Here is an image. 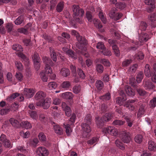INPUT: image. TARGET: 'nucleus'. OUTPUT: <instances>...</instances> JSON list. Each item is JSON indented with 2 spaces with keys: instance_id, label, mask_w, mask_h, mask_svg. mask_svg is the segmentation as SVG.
Masks as SVG:
<instances>
[{
  "instance_id": "4be33fe9",
  "label": "nucleus",
  "mask_w": 156,
  "mask_h": 156,
  "mask_svg": "<svg viewBox=\"0 0 156 156\" xmlns=\"http://www.w3.org/2000/svg\"><path fill=\"white\" fill-rule=\"evenodd\" d=\"M61 97L63 99L67 100L72 99L73 96L71 92H68L62 93Z\"/></svg>"
},
{
  "instance_id": "49530a36",
  "label": "nucleus",
  "mask_w": 156,
  "mask_h": 156,
  "mask_svg": "<svg viewBox=\"0 0 156 156\" xmlns=\"http://www.w3.org/2000/svg\"><path fill=\"white\" fill-rule=\"evenodd\" d=\"M143 76V73L142 72H140L137 74L136 76V80L138 83H140L141 81Z\"/></svg>"
},
{
  "instance_id": "aec40b11",
  "label": "nucleus",
  "mask_w": 156,
  "mask_h": 156,
  "mask_svg": "<svg viewBox=\"0 0 156 156\" xmlns=\"http://www.w3.org/2000/svg\"><path fill=\"white\" fill-rule=\"evenodd\" d=\"M52 125H53L54 129L56 133L59 135L62 134V129L58 125L55 124L54 122H53Z\"/></svg>"
},
{
  "instance_id": "09e8293b",
  "label": "nucleus",
  "mask_w": 156,
  "mask_h": 156,
  "mask_svg": "<svg viewBox=\"0 0 156 156\" xmlns=\"http://www.w3.org/2000/svg\"><path fill=\"white\" fill-rule=\"evenodd\" d=\"M142 140L143 136L140 134H138L135 136V141L137 143L140 144Z\"/></svg>"
},
{
  "instance_id": "603ef678",
  "label": "nucleus",
  "mask_w": 156,
  "mask_h": 156,
  "mask_svg": "<svg viewBox=\"0 0 156 156\" xmlns=\"http://www.w3.org/2000/svg\"><path fill=\"white\" fill-rule=\"evenodd\" d=\"M98 140V138L97 137H93L87 141V144L90 145H92L97 142Z\"/></svg>"
},
{
  "instance_id": "0eeeda50",
  "label": "nucleus",
  "mask_w": 156,
  "mask_h": 156,
  "mask_svg": "<svg viewBox=\"0 0 156 156\" xmlns=\"http://www.w3.org/2000/svg\"><path fill=\"white\" fill-rule=\"evenodd\" d=\"M102 131L105 134L116 136L118 134L117 130L114 126H108L103 129Z\"/></svg>"
},
{
  "instance_id": "c9c22d12",
  "label": "nucleus",
  "mask_w": 156,
  "mask_h": 156,
  "mask_svg": "<svg viewBox=\"0 0 156 156\" xmlns=\"http://www.w3.org/2000/svg\"><path fill=\"white\" fill-rule=\"evenodd\" d=\"M19 94L18 93H14L9 96L7 98V100L9 102H11L15 98L17 97Z\"/></svg>"
},
{
  "instance_id": "c756f323",
  "label": "nucleus",
  "mask_w": 156,
  "mask_h": 156,
  "mask_svg": "<svg viewBox=\"0 0 156 156\" xmlns=\"http://www.w3.org/2000/svg\"><path fill=\"white\" fill-rule=\"evenodd\" d=\"M112 117V114L111 113H107L105 114L101 118H102L104 122H106L110 120Z\"/></svg>"
},
{
  "instance_id": "338daca9",
  "label": "nucleus",
  "mask_w": 156,
  "mask_h": 156,
  "mask_svg": "<svg viewBox=\"0 0 156 156\" xmlns=\"http://www.w3.org/2000/svg\"><path fill=\"white\" fill-rule=\"evenodd\" d=\"M105 47L104 43L101 42H98L97 44L96 48L98 49L102 50L105 48Z\"/></svg>"
},
{
  "instance_id": "6e6552de",
  "label": "nucleus",
  "mask_w": 156,
  "mask_h": 156,
  "mask_svg": "<svg viewBox=\"0 0 156 156\" xmlns=\"http://www.w3.org/2000/svg\"><path fill=\"white\" fill-rule=\"evenodd\" d=\"M51 104V99L46 98L41 101H38L36 102V105L37 106H42L44 109H47L49 108Z\"/></svg>"
},
{
  "instance_id": "cd10ccee",
  "label": "nucleus",
  "mask_w": 156,
  "mask_h": 156,
  "mask_svg": "<svg viewBox=\"0 0 156 156\" xmlns=\"http://www.w3.org/2000/svg\"><path fill=\"white\" fill-rule=\"evenodd\" d=\"M130 117H131V115L129 116H126L124 118L128 126L129 127L132 126L133 122V120L130 118Z\"/></svg>"
},
{
  "instance_id": "7c9ffc66",
  "label": "nucleus",
  "mask_w": 156,
  "mask_h": 156,
  "mask_svg": "<svg viewBox=\"0 0 156 156\" xmlns=\"http://www.w3.org/2000/svg\"><path fill=\"white\" fill-rule=\"evenodd\" d=\"M24 17L23 15L18 17L14 21V23L16 25H19L23 23Z\"/></svg>"
},
{
  "instance_id": "4d7b16f0",
  "label": "nucleus",
  "mask_w": 156,
  "mask_h": 156,
  "mask_svg": "<svg viewBox=\"0 0 156 156\" xmlns=\"http://www.w3.org/2000/svg\"><path fill=\"white\" fill-rule=\"evenodd\" d=\"M115 6L116 8H119L121 9H124L126 6L125 4L121 3V2L116 3Z\"/></svg>"
},
{
  "instance_id": "a18cd8bd",
  "label": "nucleus",
  "mask_w": 156,
  "mask_h": 156,
  "mask_svg": "<svg viewBox=\"0 0 156 156\" xmlns=\"http://www.w3.org/2000/svg\"><path fill=\"white\" fill-rule=\"evenodd\" d=\"M148 20L152 22L156 21V12L150 14L148 16Z\"/></svg>"
},
{
  "instance_id": "f3484780",
  "label": "nucleus",
  "mask_w": 156,
  "mask_h": 156,
  "mask_svg": "<svg viewBox=\"0 0 156 156\" xmlns=\"http://www.w3.org/2000/svg\"><path fill=\"white\" fill-rule=\"evenodd\" d=\"M18 56L22 58V61L24 63L25 66L29 65L30 62L28 59L22 53H19L18 54Z\"/></svg>"
},
{
  "instance_id": "e2e57ef3",
  "label": "nucleus",
  "mask_w": 156,
  "mask_h": 156,
  "mask_svg": "<svg viewBox=\"0 0 156 156\" xmlns=\"http://www.w3.org/2000/svg\"><path fill=\"white\" fill-rule=\"evenodd\" d=\"M124 107L128 108L130 111H132L135 109V107L132 104L126 103Z\"/></svg>"
},
{
  "instance_id": "6e6d98bb",
  "label": "nucleus",
  "mask_w": 156,
  "mask_h": 156,
  "mask_svg": "<svg viewBox=\"0 0 156 156\" xmlns=\"http://www.w3.org/2000/svg\"><path fill=\"white\" fill-rule=\"evenodd\" d=\"M39 140L42 142H44L46 140V138L44 134L43 133H40L38 135Z\"/></svg>"
},
{
  "instance_id": "e433bc0d",
  "label": "nucleus",
  "mask_w": 156,
  "mask_h": 156,
  "mask_svg": "<svg viewBox=\"0 0 156 156\" xmlns=\"http://www.w3.org/2000/svg\"><path fill=\"white\" fill-rule=\"evenodd\" d=\"M9 121L13 126L16 127H18L19 122L18 121L13 118H11L9 119Z\"/></svg>"
},
{
  "instance_id": "6ab92c4d",
  "label": "nucleus",
  "mask_w": 156,
  "mask_h": 156,
  "mask_svg": "<svg viewBox=\"0 0 156 156\" xmlns=\"http://www.w3.org/2000/svg\"><path fill=\"white\" fill-rule=\"evenodd\" d=\"M143 84L144 87L146 89H153L154 87V86L149 80H144Z\"/></svg>"
},
{
  "instance_id": "680f3d73",
  "label": "nucleus",
  "mask_w": 156,
  "mask_h": 156,
  "mask_svg": "<svg viewBox=\"0 0 156 156\" xmlns=\"http://www.w3.org/2000/svg\"><path fill=\"white\" fill-rule=\"evenodd\" d=\"M100 62L101 63L103 64L105 66H109L110 65V64L109 61L108 60L106 59H102L100 61Z\"/></svg>"
},
{
  "instance_id": "4c0bfd02",
  "label": "nucleus",
  "mask_w": 156,
  "mask_h": 156,
  "mask_svg": "<svg viewBox=\"0 0 156 156\" xmlns=\"http://www.w3.org/2000/svg\"><path fill=\"white\" fill-rule=\"evenodd\" d=\"M132 62L131 59H125L122 62V66L124 67H126L128 66Z\"/></svg>"
},
{
  "instance_id": "a878e982",
  "label": "nucleus",
  "mask_w": 156,
  "mask_h": 156,
  "mask_svg": "<svg viewBox=\"0 0 156 156\" xmlns=\"http://www.w3.org/2000/svg\"><path fill=\"white\" fill-rule=\"evenodd\" d=\"M96 124L98 128H100L104 125V122L102 118L98 117L96 118Z\"/></svg>"
},
{
  "instance_id": "69168bd1",
  "label": "nucleus",
  "mask_w": 156,
  "mask_h": 156,
  "mask_svg": "<svg viewBox=\"0 0 156 156\" xmlns=\"http://www.w3.org/2000/svg\"><path fill=\"white\" fill-rule=\"evenodd\" d=\"M77 72L80 78L83 79L85 78V75L83 70L80 69L79 68L78 69Z\"/></svg>"
},
{
  "instance_id": "1a4fd4ad",
  "label": "nucleus",
  "mask_w": 156,
  "mask_h": 156,
  "mask_svg": "<svg viewBox=\"0 0 156 156\" xmlns=\"http://www.w3.org/2000/svg\"><path fill=\"white\" fill-rule=\"evenodd\" d=\"M121 138L122 141L126 143H129L131 140L129 133L126 131L122 132Z\"/></svg>"
},
{
  "instance_id": "393cba45",
  "label": "nucleus",
  "mask_w": 156,
  "mask_h": 156,
  "mask_svg": "<svg viewBox=\"0 0 156 156\" xmlns=\"http://www.w3.org/2000/svg\"><path fill=\"white\" fill-rule=\"evenodd\" d=\"M144 73L146 76L148 77H151L153 76V73H150L149 65L146 64L145 67Z\"/></svg>"
},
{
  "instance_id": "9d476101",
  "label": "nucleus",
  "mask_w": 156,
  "mask_h": 156,
  "mask_svg": "<svg viewBox=\"0 0 156 156\" xmlns=\"http://www.w3.org/2000/svg\"><path fill=\"white\" fill-rule=\"evenodd\" d=\"M120 95L122 97H118L116 98V103L119 105H121L123 103V102L127 99L126 95L122 91H121L120 93Z\"/></svg>"
},
{
  "instance_id": "774afa93",
  "label": "nucleus",
  "mask_w": 156,
  "mask_h": 156,
  "mask_svg": "<svg viewBox=\"0 0 156 156\" xmlns=\"http://www.w3.org/2000/svg\"><path fill=\"white\" fill-rule=\"evenodd\" d=\"M147 27V24L146 23L142 22L140 24V28L141 30H145Z\"/></svg>"
},
{
  "instance_id": "0e129e2a",
  "label": "nucleus",
  "mask_w": 156,
  "mask_h": 156,
  "mask_svg": "<svg viewBox=\"0 0 156 156\" xmlns=\"http://www.w3.org/2000/svg\"><path fill=\"white\" fill-rule=\"evenodd\" d=\"M10 110L9 108H2L0 110V114L4 115L7 114Z\"/></svg>"
},
{
  "instance_id": "b1692460",
  "label": "nucleus",
  "mask_w": 156,
  "mask_h": 156,
  "mask_svg": "<svg viewBox=\"0 0 156 156\" xmlns=\"http://www.w3.org/2000/svg\"><path fill=\"white\" fill-rule=\"evenodd\" d=\"M148 149L151 151H154L156 150V145L155 143L151 140L149 141L148 142Z\"/></svg>"
},
{
  "instance_id": "20e7f679",
  "label": "nucleus",
  "mask_w": 156,
  "mask_h": 156,
  "mask_svg": "<svg viewBox=\"0 0 156 156\" xmlns=\"http://www.w3.org/2000/svg\"><path fill=\"white\" fill-rule=\"evenodd\" d=\"M43 62L45 64V70L46 73L50 74L52 73V69L50 66L53 65V63L50 58L46 56H44L42 58Z\"/></svg>"
},
{
  "instance_id": "ddd939ff",
  "label": "nucleus",
  "mask_w": 156,
  "mask_h": 156,
  "mask_svg": "<svg viewBox=\"0 0 156 156\" xmlns=\"http://www.w3.org/2000/svg\"><path fill=\"white\" fill-rule=\"evenodd\" d=\"M61 106L62 109L65 112L66 115L68 117L70 116L71 110L70 108L64 102H62Z\"/></svg>"
},
{
  "instance_id": "412c9836",
  "label": "nucleus",
  "mask_w": 156,
  "mask_h": 156,
  "mask_svg": "<svg viewBox=\"0 0 156 156\" xmlns=\"http://www.w3.org/2000/svg\"><path fill=\"white\" fill-rule=\"evenodd\" d=\"M145 107L144 105H141L139 108L137 113V118L141 117L142 116L144 115L145 111Z\"/></svg>"
},
{
  "instance_id": "bb28decb",
  "label": "nucleus",
  "mask_w": 156,
  "mask_h": 156,
  "mask_svg": "<svg viewBox=\"0 0 156 156\" xmlns=\"http://www.w3.org/2000/svg\"><path fill=\"white\" fill-rule=\"evenodd\" d=\"M138 65L136 64H134L131 66L128 70L129 73L132 74L135 73L137 68Z\"/></svg>"
},
{
  "instance_id": "864d4df0",
  "label": "nucleus",
  "mask_w": 156,
  "mask_h": 156,
  "mask_svg": "<svg viewBox=\"0 0 156 156\" xmlns=\"http://www.w3.org/2000/svg\"><path fill=\"white\" fill-rule=\"evenodd\" d=\"M101 53L104 55L107 56H110L111 55V51L108 49H106L105 47L101 50Z\"/></svg>"
},
{
  "instance_id": "9b49d317",
  "label": "nucleus",
  "mask_w": 156,
  "mask_h": 156,
  "mask_svg": "<svg viewBox=\"0 0 156 156\" xmlns=\"http://www.w3.org/2000/svg\"><path fill=\"white\" fill-rule=\"evenodd\" d=\"M37 153L39 156H47L48 154V151L42 147H39L37 149Z\"/></svg>"
},
{
  "instance_id": "de8ad7c7",
  "label": "nucleus",
  "mask_w": 156,
  "mask_h": 156,
  "mask_svg": "<svg viewBox=\"0 0 156 156\" xmlns=\"http://www.w3.org/2000/svg\"><path fill=\"white\" fill-rule=\"evenodd\" d=\"M153 69H154V73H153V76H152V81L156 83V63H154L153 65Z\"/></svg>"
},
{
  "instance_id": "2eb2a0df",
  "label": "nucleus",
  "mask_w": 156,
  "mask_h": 156,
  "mask_svg": "<svg viewBox=\"0 0 156 156\" xmlns=\"http://www.w3.org/2000/svg\"><path fill=\"white\" fill-rule=\"evenodd\" d=\"M62 50L65 52L67 55L69 57L74 59L77 58V56L74 53V52L71 50L69 49L66 47L62 48Z\"/></svg>"
},
{
  "instance_id": "473e14b6",
  "label": "nucleus",
  "mask_w": 156,
  "mask_h": 156,
  "mask_svg": "<svg viewBox=\"0 0 156 156\" xmlns=\"http://www.w3.org/2000/svg\"><path fill=\"white\" fill-rule=\"evenodd\" d=\"M71 85L70 83L68 81H64L61 84V86L62 88L65 90L68 89Z\"/></svg>"
},
{
  "instance_id": "052dcab7",
  "label": "nucleus",
  "mask_w": 156,
  "mask_h": 156,
  "mask_svg": "<svg viewBox=\"0 0 156 156\" xmlns=\"http://www.w3.org/2000/svg\"><path fill=\"white\" fill-rule=\"evenodd\" d=\"M111 98L110 94L108 93L105 95L102 96L101 98V99L103 100V101L108 100Z\"/></svg>"
},
{
  "instance_id": "5fc2aeb1",
  "label": "nucleus",
  "mask_w": 156,
  "mask_h": 156,
  "mask_svg": "<svg viewBox=\"0 0 156 156\" xmlns=\"http://www.w3.org/2000/svg\"><path fill=\"white\" fill-rule=\"evenodd\" d=\"M48 87L50 89L52 90L56 88L57 87V85L55 82H52L48 83Z\"/></svg>"
},
{
  "instance_id": "c03bdc74",
  "label": "nucleus",
  "mask_w": 156,
  "mask_h": 156,
  "mask_svg": "<svg viewBox=\"0 0 156 156\" xmlns=\"http://www.w3.org/2000/svg\"><path fill=\"white\" fill-rule=\"evenodd\" d=\"M22 125L23 127L26 129H30L32 128V125L28 121H23L22 122Z\"/></svg>"
},
{
  "instance_id": "f03ea898",
  "label": "nucleus",
  "mask_w": 156,
  "mask_h": 156,
  "mask_svg": "<svg viewBox=\"0 0 156 156\" xmlns=\"http://www.w3.org/2000/svg\"><path fill=\"white\" fill-rule=\"evenodd\" d=\"M72 10L73 12L74 19L76 21L80 24L82 23V21L79 17H82L83 16L84 11L80 8L78 5H73Z\"/></svg>"
},
{
  "instance_id": "2f4dec72",
  "label": "nucleus",
  "mask_w": 156,
  "mask_h": 156,
  "mask_svg": "<svg viewBox=\"0 0 156 156\" xmlns=\"http://www.w3.org/2000/svg\"><path fill=\"white\" fill-rule=\"evenodd\" d=\"M92 22L94 24V26L98 29H100L102 28V26L98 20L94 19L93 20Z\"/></svg>"
},
{
  "instance_id": "58836bf2",
  "label": "nucleus",
  "mask_w": 156,
  "mask_h": 156,
  "mask_svg": "<svg viewBox=\"0 0 156 156\" xmlns=\"http://www.w3.org/2000/svg\"><path fill=\"white\" fill-rule=\"evenodd\" d=\"M12 49L16 51H23L22 46L19 44H15L12 46Z\"/></svg>"
},
{
  "instance_id": "13d9d810",
  "label": "nucleus",
  "mask_w": 156,
  "mask_h": 156,
  "mask_svg": "<svg viewBox=\"0 0 156 156\" xmlns=\"http://www.w3.org/2000/svg\"><path fill=\"white\" fill-rule=\"evenodd\" d=\"M115 143L117 147H119L120 149L122 150H124V147L123 145L118 140H116L115 142Z\"/></svg>"
},
{
  "instance_id": "8fccbe9b",
  "label": "nucleus",
  "mask_w": 156,
  "mask_h": 156,
  "mask_svg": "<svg viewBox=\"0 0 156 156\" xmlns=\"http://www.w3.org/2000/svg\"><path fill=\"white\" fill-rule=\"evenodd\" d=\"M96 86L97 88L100 90L104 86L103 83L100 80H97L96 83Z\"/></svg>"
},
{
  "instance_id": "3c124183",
  "label": "nucleus",
  "mask_w": 156,
  "mask_h": 156,
  "mask_svg": "<svg viewBox=\"0 0 156 156\" xmlns=\"http://www.w3.org/2000/svg\"><path fill=\"white\" fill-rule=\"evenodd\" d=\"M149 105L151 108H154L156 106V97L154 98L149 102Z\"/></svg>"
},
{
  "instance_id": "a211bd4d",
  "label": "nucleus",
  "mask_w": 156,
  "mask_h": 156,
  "mask_svg": "<svg viewBox=\"0 0 156 156\" xmlns=\"http://www.w3.org/2000/svg\"><path fill=\"white\" fill-rule=\"evenodd\" d=\"M125 91L128 95L132 97L135 94V92L130 87L126 86L125 87Z\"/></svg>"
},
{
  "instance_id": "37998d69",
  "label": "nucleus",
  "mask_w": 156,
  "mask_h": 156,
  "mask_svg": "<svg viewBox=\"0 0 156 156\" xmlns=\"http://www.w3.org/2000/svg\"><path fill=\"white\" fill-rule=\"evenodd\" d=\"M125 122L120 120H115L113 121L112 124L114 126H120L123 125Z\"/></svg>"
},
{
  "instance_id": "f257e3e1",
  "label": "nucleus",
  "mask_w": 156,
  "mask_h": 156,
  "mask_svg": "<svg viewBox=\"0 0 156 156\" xmlns=\"http://www.w3.org/2000/svg\"><path fill=\"white\" fill-rule=\"evenodd\" d=\"M91 124V115L90 114H87L84 119V122L81 125L83 131L82 136L83 138H87L89 136V133L91 131L90 126Z\"/></svg>"
},
{
  "instance_id": "72a5a7b5",
  "label": "nucleus",
  "mask_w": 156,
  "mask_h": 156,
  "mask_svg": "<svg viewBox=\"0 0 156 156\" xmlns=\"http://www.w3.org/2000/svg\"><path fill=\"white\" fill-rule=\"evenodd\" d=\"M87 44V43L85 44V45H83V44H82V45H81V46H82L83 48H86V49L85 50H84V49H81L80 48H79L80 50L81 51L80 52V53H81V54L83 55L85 57H86L87 58L89 57V54L87 53V48L86 47V45Z\"/></svg>"
},
{
  "instance_id": "dca6fc26",
  "label": "nucleus",
  "mask_w": 156,
  "mask_h": 156,
  "mask_svg": "<svg viewBox=\"0 0 156 156\" xmlns=\"http://www.w3.org/2000/svg\"><path fill=\"white\" fill-rule=\"evenodd\" d=\"M150 37L148 35L144 32L142 33L141 34H139V41L140 42H145L147 41Z\"/></svg>"
},
{
  "instance_id": "f704fd0d",
  "label": "nucleus",
  "mask_w": 156,
  "mask_h": 156,
  "mask_svg": "<svg viewBox=\"0 0 156 156\" xmlns=\"http://www.w3.org/2000/svg\"><path fill=\"white\" fill-rule=\"evenodd\" d=\"M32 59L34 61V64H38V63L40 62V60L38 55L36 53L34 54L33 56L32 57Z\"/></svg>"
},
{
  "instance_id": "423d86ee",
  "label": "nucleus",
  "mask_w": 156,
  "mask_h": 156,
  "mask_svg": "<svg viewBox=\"0 0 156 156\" xmlns=\"http://www.w3.org/2000/svg\"><path fill=\"white\" fill-rule=\"evenodd\" d=\"M108 15L111 19L117 20L121 17L122 14L121 13L116 12V9L115 8H113L109 11Z\"/></svg>"
},
{
  "instance_id": "4468645a",
  "label": "nucleus",
  "mask_w": 156,
  "mask_h": 156,
  "mask_svg": "<svg viewBox=\"0 0 156 156\" xmlns=\"http://www.w3.org/2000/svg\"><path fill=\"white\" fill-rule=\"evenodd\" d=\"M45 97V94L41 91H38L34 96L35 100L38 101H41L44 99Z\"/></svg>"
},
{
  "instance_id": "ea45409f",
  "label": "nucleus",
  "mask_w": 156,
  "mask_h": 156,
  "mask_svg": "<svg viewBox=\"0 0 156 156\" xmlns=\"http://www.w3.org/2000/svg\"><path fill=\"white\" fill-rule=\"evenodd\" d=\"M47 73L49 74L48 73H46V72L45 73L43 71H42L41 72L40 74V77L42 81L44 82H47L48 80V78L46 75V74Z\"/></svg>"
},
{
  "instance_id": "bf43d9fd",
  "label": "nucleus",
  "mask_w": 156,
  "mask_h": 156,
  "mask_svg": "<svg viewBox=\"0 0 156 156\" xmlns=\"http://www.w3.org/2000/svg\"><path fill=\"white\" fill-rule=\"evenodd\" d=\"M15 64L16 67L19 71H21L23 69V66L21 62L16 61Z\"/></svg>"
},
{
  "instance_id": "c85d7f7f",
  "label": "nucleus",
  "mask_w": 156,
  "mask_h": 156,
  "mask_svg": "<svg viewBox=\"0 0 156 156\" xmlns=\"http://www.w3.org/2000/svg\"><path fill=\"white\" fill-rule=\"evenodd\" d=\"M50 55L51 58L53 61L56 62L57 61V56L55 52L54 51V49L51 48H49Z\"/></svg>"
},
{
  "instance_id": "a19ab883",
  "label": "nucleus",
  "mask_w": 156,
  "mask_h": 156,
  "mask_svg": "<svg viewBox=\"0 0 156 156\" xmlns=\"http://www.w3.org/2000/svg\"><path fill=\"white\" fill-rule=\"evenodd\" d=\"M39 142V141L37 138H34L33 140H30L29 142V144L33 147H35Z\"/></svg>"
},
{
  "instance_id": "39448f33",
  "label": "nucleus",
  "mask_w": 156,
  "mask_h": 156,
  "mask_svg": "<svg viewBox=\"0 0 156 156\" xmlns=\"http://www.w3.org/2000/svg\"><path fill=\"white\" fill-rule=\"evenodd\" d=\"M76 117V115L75 114H73L68 122V123L64 124V126L66 129V134L68 136H69L72 131L71 128L70 127V125H72L74 123Z\"/></svg>"
},
{
  "instance_id": "5701e85b",
  "label": "nucleus",
  "mask_w": 156,
  "mask_h": 156,
  "mask_svg": "<svg viewBox=\"0 0 156 156\" xmlns=\"http://www.w3.org/2000/svg\"><path fill=\"white\" fill-rule=\"evenodd\" d=\"M60 74L64 77H66L70 74L69 70L67 68H64L62 69L60 71Z\"/></svg>"
},
{
  "instance_id": "7ed1b4c3",
  "label": "nucleus",
  "mask_w": 156,
  "mask_h": 156,
  "mask_svg": "<svg viewBox=\"0 0 156 156\" xmlns=\"http://www.w3.org/2000/svg\"><path fill=\"white\" fill-rule=\"evenodd\" d=\"M71 34L73 35L76 36V39L78 42L76 43V46L78 48L86 49L85 48H83L82 44L85 45L87 43L86 39L83 37H82L79 35L78 33L75 30H73L71 31Z\"/></svg>"
},
{
  "instance_id": "79ce46f5",
  "label": "nucleus",
  "mask_w": 156,
  "mask_h": 156,
  "mask_svg": "<svg viewBox=\"0 0 156 156\" xmlns=\"http://www.w3.org/2000/svg\"><path fill=\"white\" fill-rule=\"evenodd\" d=\"M64 8V3L63 2H61L58 3L57 8L56 10L58 12H61Z\"/></svg>"
},
{
  "instance_id": "f8f14e48",
  "label": "nucleus",
  "mask_w": 156,
  "mask_h": 156,
  "mask_svg": "<svg viewBox=\"0 0 156 156\" xmlns=\"http://www.w3.org/2000/svg\"><path fill=\"white\" fill-rule=\"evenodd\" d=\"M23 94L27 98H30L32 97L34 94V91L33 89L25 88L23 92Z\"/></svg>"
}]
</instances>
